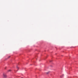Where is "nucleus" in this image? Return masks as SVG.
Listing matches in <instances>:
<instances>
[{"label":"nucleus","mask_w":78,"mask_h":78,"mask_svg":"<svg viewBox=\"0 0 78 78\" xmlns=\"http://www.w3.org/2000/svg\"><path fill=\"white\" fill-rule=\"evenodd\" d=\"M8 58H10V56H9Z\"/></svg>","instance_id":"20e7f679"},{"label":"nucleus","mask_w":78,"mask_h":78,"mask_svg":"<svg viewBox=\"0 0 78 78\" xmlns=\"http://www.w3.org/2000/svg\"><path fill=\"white\" fill-rule=\"evenodd\" d=\"M11 69H9L8 70V72H11Z\"/></svg>","instance_id":"f03ea898"},{"label":"nucleus","mask_w":78,"mask_h":78,"mask_svg":"<svg viewBox=\"0 0 78 78\" xmlns=\"http://www.w3.org/2000/svg\"><path fill=\"white\" fill-rule=\"evenodd\" d=\"M50 72H47V73H46L47 74H48V73H49Z\"/></svg>","instance_id":"7ed1b4c3"},{"label":"nucleus","mask_w":78,"mask_h":78,"mask_svg":"<svg viewBox=\"0 0 78 78\" xmlns=\"http://www.w3.org/2000/svg\"><path fill=\"white\" fill-rule=\"evenodd\" d=\"M3 76L4 78H6L7 77L6 75V74H5V73H4L3 74Z\"/></svg>","instance_id":"f257e3e1"},{"label":"nucleus","mask_w":78,"mask_h":78,"mask_svg":"<svg viewBox=\"0 0 78 78\" xmlns=\"http://www.w3.org/2000/svg\"><path fill=\"white\" fill-rule=\"evenodd\" d=\"M50 62H51V61H50Z\"/></svg>","instance_id":"39448f33"}]
</instances>
